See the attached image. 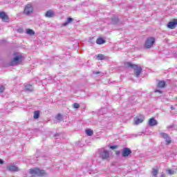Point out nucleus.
I'll return each instance as SVG.
<instances>
[{
    "instance_id": "nucleus-26",
    "label": "nucleus",
    "mask_w": 177,
    "mask_h": 177,
    "mask_svg": "<svg viewBox=\"0 0 177 177\" xmlns=\"http://www.w3.org/2000/svg\"><path fill=\"white\" fill-rule=\"evenodd\" d=\"M55 118L56 120H57V121H62V120H63V116L62 115V114L58 113Z\"/></svg>"
},
{
    "instance_id": "nucleus-18",
    "label": "nucleus",
    "mask_w": 177,
    "mask_h": 177,
    "mask_svg": "<svg viewBox=\"0 0 177 177\" xmlns=\"http://www.w3.org/2000/svg\"><path fill=\"white\" fill-rule=\"evenodd\" d=\"M71 21H73V18L68 17L67 19V21H65L64 24H62V25L64 26H68V24H70V23H71Z\"/></svg>"
},
{
    "instance_id": "nucleus-1",
    "label": "nucleus",
    "mask_w": 177,
    "mask_h": 177,
    "mask_svg": "<svg viewBox=\"0 0 177 177\" xmlns=\"http://www.w3.org/2000/svg\"><path fill=\"white\" fill-rule=\"evenodd\" d=\"M23 62V55L18 53H14L13 59L9 63V66H17V64H20Z\"/></svg>"
},
{
    "instance_id": "nucleus-10",
    "label": "nucleus",
    "mask_w": 177,
    "mask_h": 177,
    "mask_svg": "<svg viewBox=\"0 0 177 177\" xmlns=\"http://www.w3.org/2000/svg\"><path fill=\"white\" fill-rule=\"evenodd\" d=\"M0 19H1L3 21H8L9 20V17H8V15L3 11L0 12Z\"/></svg>"
},
{
    "instance_id": "nucleus-31",
    "label": "nucleus",
    "mask_w": 177,
    "mask_h": 177,
    "mask_svg": "<svg viewBox=\"0 0 177 177\" xmlns=\"http://www.w3.org/2000/svg\"><path fill=\"white\" fill-rule=\"evenodd\" d=\"M156 93H162V91H160V90H155Z\"/></svg>"
},
{
    "instance_id": "nucleus-16",
    "label": "nucleus",
    "mask_w": 177,
    "mask_h": 177,
    "mask_svg": "<svg viewBox=\"0 0 177 177\" xmlns=\"http://www.w3.org/2000/svg\"><path fill=\"white\" fill-rule=\"evenodd\" d=\"M166 173H167L168 175H175V169H167Z\"/></svg>"
},
{
    "instance_id": "nucleus-34",
    "label": "nucleus",
    "mask_w": 177,
    "mask_h": 177,
    "mask_svg": "<svg viewBox=\"0 0 177 177\" xmlns=\"http://www.w3.org/2000/svg\"><path fill=\"white\" fill-rule=\"evenodd\" d=\"M21 31H23L22 29H18V32H21Z\"/></svg>"
},
{
    "instance_id": "nucleus-15",
    "label": "nucleus",
    "mask_w": 177,
    "mask_h": 177,
    "mask_svg": "<svg viewBox=\"0 0 177 177\" xmlns=\"http://www.w3.org/2000/svg\"><path fill=\"white\" fill-rule=\"evenodd\" d=\"M32 85L31 84H26L25 85V91H26V92H32Z\"/></svg>"
},
{
    "instance_id": "nucleus-32",
    "label": "nucleus",
    "mask_w": 177,
    "mask_h": 177,
    "mask_svg": "<svg viewBox=\"0 0 177 177\" xmlns=\"http://www.w3.org/2000/svg\"><path fill=\"white\" fill-rule=\"evenodd\" d=\"M160 177H165V174H164V173H162Z\"/></svg>"
},
{
    "instance_id": "nucleus-9",
    "label": "nucleus",
    "mask_w": 177,
    "mask_h": 177,
    "mask_svg": "<svg viewBox=\"0 0 177 177\" xmlns=\"http://www.w3.org/2000/svg\"><path fill=\"white\" fill-rule=\"evenodd\" d=\"M7 169L10 171L11 172H17L19 171V167L13 165H8L7 166Z\"/></svg>"
},
{
    "instance_id": "nucleus-30",
    "label": "nucleus",
    "mask_w": 177,
    "mask_h": 177,
    "mask_svg": "<svg viewBox=\"0 0 177 177\" xmlns=\"http://www.w3.org/2000/svg\"><path fill=\"white\" fill-rule=\"evenodd\" d=\"M110 149H111L112 150H114V149H117V146H111Z\"/></svg>"
},
{
    "instance_id": "nucleus-21",
    "label": "nucleus",
    "mask_w": 177,
    "mask_h": 177,
    "mask_svg": "<svg viewBox=\"0 0 177 177\" xmlns=\"http://www.w3.org/2000/svg\"><path fill=\"white\" fill-rule=\"evenodd\" d=\"M86 133L88 136H92L93 135V131L92 129H86Z\"/></svg>"
},
{
    "instance_id": "nucleus-4",
    "label": "nucleus",
    "mask_w": 177,
    "mask_h": 177,
    "mask_svg": "<svg viewBox=\"0 0 177 177\" xmlns=\"http://www.w3.org/2000/svg\"><path fill=\"white\" fill-rule=\"evenodd\" d=\"M98 156L99 158H102L104 161H109L111 155L109 151L102 149L98 150Z\"/></svg>"
},
{
    "instance_id": "nucleus-35",
    "label": "nucleus",
    "mask_w": 177,
    "mask_h": 177,
    "mask_svg": "<svg viewBox=\"0 0 177 177\" xmlns=\"http://www.w3.org/2000/svg\"><path fill=\"white\" fill-rule=\"evenodd\" d=\"M93 74H100V72H93Z\"/></svg>"
},
{
    "instance_id": "nucleus-19",
    "label": "nucleus",
    "mask_w": 177,
    "mask_h": 177,
    "mask_svg": "<svg viewBox=\"0 0 177 177\" xmlns=\"http://www.w3.org/2000/svg\"><path fill=\"white\" fill-rule=\"evenodd\" d=\"M96 57L98 60H104V59H106V57H104L103 54H98L96 55Z\"/></svg>"
},
{
    "instance_id": "nucleus-14",
    "label": "nucleus",
    "mask_w": 177,
    "mask_h": 177,
    "mask_svg": "<svg viewBox=\"0 0 177 177\" xmlns=\"http://www.w3.org/2000/svg\"><path fill=\"white\" fill-rule=\"evenodd\" d=\"M45 16L48 18L53 17V16H55V12L52 11V10H49L46 12Z\"/></svg>"
},
{
    "instance_id": "nucleus-33",
    "label": "nucleus",
    "mask_w": 177,
    "mask_h": 177,
    "mask_svg": "<svg viewBox=\"0 0 177 177\" xmlns=\"http://www.w3.org/2000/svg\"><path fill=\"white\" fill-rule=\"evenodd\" d=\"M0 164H3V160L2 159H0Z\"/></svg>"
},
{
    "instance_id": "nucleus-3",
    "label": "nucleus",
    "mask_w": 177,
    "mask_h": 177,
    "mask_svg": "<svg viewBox=\"0 0 177 177\" xmlns=\"http://www.w3.org/2000/svg\"><path fill=\"white\" fill-rule=\"evenodd\" d=\"M46 173L44 170H41L38 168H32L29 170V175H31L30 177H35V176H45Z\"/></svg>"
},
{
    "instance_id": "nucleus-11",
    "label": "nucleus",
    "mask_w": 177,
    "mask_h": 177,
    "mask_svg": "<svg viewBox=\"0 0 177 177\" xmlns=\"http://www.w3.org/2000/svg\"><path fill=\"white\" fill-rule=\"evenodd\" d=\"M177 26V19H175L173 21H170L167 24L168 28H171V30H174L175 28V26Z\"/></svg>"
},
{
    "instance_id": "nucleus-8",
    "label": "nucleus",
    "mask_w": 177,
    "mask_h": 177,
    "mask_svg": "<svg viewBox=\"0 0 177 177\" xmlns=\"http://www.w3.org/2000/svg\"><path fill=\"white\" fill-rule=\"evenodd\" d=\"M131 153L132 151H131V149H129V148H124L122 152V157H128V156H129V154H131Z\"/></svg>"
},
{
    "instance_id": "nucleus-28",
    "label": "nucleus",
    "mask_w": 177,
    "mask_h": 177,
    "mask_svg": "<svg viewBox=\"0 0 177 177\" xmlns=\"http://www.w3.org/2000/svg\"><path fill=\"white\" fill-rule=\"evenodd\" d=\"M5 91V86L0 85V93H2Z\"/></svg>"
},
{
    "instance_id": "nucleus-27",
    "label": "nucleus",
    "mask_w": 177,
    "mask_h": 177,
    "mask_svg": "<svg viewBox=\"0 0 177 177\" xmlns=\"http://www.w3.org/2000/svg\"><path fill=\"white\" fill-rule=\"evenodd\" d=\"M13 107H15V102H12V104H8V109H9L10 110Z\"/></svg>"
},
{
    "instance_id": "nucleus-12",
    "label": "nucleus",
    "mask_w": 177,
    "mask_h": 177,
    "mask_svg": "<svg viewBox=\"0 0 177 177\" xmlns=\"http://www.w3.org/2000/svg\"><path fill=\"white\" fill-rule=\"evenodd\" d=\"M158 122L157 121L154 119V118H152L151 119H149V122H148V125L149 127H156V125H157Z\"/></svg>"
},
{
    "instance_id": "nucleus-20",
    "label": "nucleus",
    "mask_w": 177,
    "mask_h": 177,
    "mask_svg": "<svg viewBox=\"0 0 177 177\" xmlns=\"http://www.w3.org/2000/svg\"><path fill=\"white\" fill-rule=\"evenodd\" d=\"M165 86V82L160 81L158 84V88H164Z\"/></svg>"
},
{
    "instance_id": "nucleus-36",
    "label": "nucleus",
    "mask_w": 177,
    "mask_h": 177,
    "mask_svg": "<svg viewBox=\"0 0 177 177\" xmlns=\"http://www.w3.org/2000/svg\"><path fill=\"white\" fill-rule=\"evenodd\" d=\"M171 110H175V108L174 106H171Z\"/></svg>"
},
{
    "instance_id": "nucleus-25",
    "label": "nucleus",
    "mask_w": 177,
    "mask_h": 177,
    "mask_svg": "<svg viewBox=\"0 0 177 177\" xmlns=\"http://www.w3.org/2000/svg\"><path fill=\"white\" fill-rule=\"evenodd\" d=\"M117 23H118V17H113L112 18V24H117Z\"/></svg>"
},
{
    "instance_id": "nucleus-23",
    "label": "nucleus",
    "mask_w": 177,
    "mask_h": 177,
    "mask_svg": "<svg viewBox=\"0 0 177 177\" xmlns=\"http://www.w3.org/2000/svg\"><path fill=\"white\" fill-rule=\"evenodd\" d=\"M152 175L154 177H157V175H158V169H153Z\"/></svg>"
},
{
    "instance_id": "nucleus-17",
    "label": "nucleus",
    "mask_w": 177,
    "mask_h": 177,
    "mask_svg": "<svg viewBox=\"0 0 177 177\" xmlns=\"http://www.w3.org/2000/svg\"><path fill=\"white\" fill-rule=\"evenodd\" d=\"M106 42V41H104V39H103V38L100 37L96 40V44H97V45H102L103 44H104Z\"/></svg>"
},
{
    "instance_id": "nucleus-7",
    "label": "nucleus",
    "mask_w": 177,
    "mask_h": 177,
    "mask_svg": "<svg viewBox=\"0 0 177 177\" xmlns=\"http://www.w3.org/2000/svg\"><path fill=\"white\" fill-rule=\"evenodd\" d=\"M161 138H163V139L165 140L167 145H169L172 140H171V137L168 136V134L165 133H160Z\"/></svg>"
},
{
    "instance_id": "nucleus-24",
    "label": "nucleus",
    "mask_w": 177,
    "mask_h": 177,
    "mask_svg": "<svg viewBox=\"0 0 177 177\" xmlns=\"http://www.w3.org/2000/svg\"><path fill=\"white\" fill-rule=\"evenodd\" d=\"M26 33L28 35H34V34H35V32H34V30H32V29H27L26 30Z\"/></svg>"
},
{
    "instance_id": "nucleus-13",
    "label": "nucleus",
    "mask_w": 177,
    "mask_h": 177,
    "mask_svg": "<svg viewBox=\"0 0 177 177\" xmlns=\"http://www.w3.org/2000/svg\"><path fill=\"white\" fill-rule=\"evenodd\" d=\"M143 121H145L144 117L138 118L134 120V122H135L136 125H139V124H142V122H143Z\"/></svg>"
},
{
    "instance_id": "nucleus-6",
    "label": "nucleus",
    "mask_w": 177,
    "mask_h": 177,
    "mask_svg": "<svg viewBox=\"0 0 177 177\" xmlns=\"http://www.w3.org/2000/svg\"><path fill=\"white\" fill-rule=\"evenodd\" d=\"M32 10H34L31 4H28L25 6L24 13H25V15H30V13H32Z\"/></svg>"
},
{
    "instance_id": "nucleus-37",
    "label": "nucleus",
    "mask_w": 177,
    "mask_h": 177,
    "mask_svg": "<svg viewBox=\"0 0 177 177\" xmlns=\"http://www.w3.org/2000/svg\"><path fill=\"white\" fill-rule=\"evenodd\" d=\"M55 137H56V136H59V134H55Z\"/></svg>"
},
{
    "instance_id": "nucleus-29",
    "label": "nucleus",
    "mask_w": 177,
    "mask_h": 177,
    "mask_svg": "<svg viewBox=\"0 0 177 177\" xmlns=\"http://www.w3.org/2000/svg\"><path fill=\"white\" fill-rule=\"evenodd\" d=\"M74 109H80V104L78 103H74L73 104Z\"/></svg>"
},
{
    "instance_id": "nucleus-5",
    "label": "nucleus",
    "mask_w": 177,
    "mask_h": 177,
    "mask_svg": "<svg viewBox=\"0 0 177 177\" xmlns=\"http://www.w3.org/2000/svg\"><path fill=\"white\" fill-rule=\"evenodd\" d=\"M154 42H156L154 37H148L145 41V48L146 49H150V48H152L153 45H154Z\"/></svg>"
},
{
    "instance_id": "nucleus-2",
    "label": "nucleus",
    "mask_w": 177,
    "mask_h": 177,
    "mask_svg": "<svg viewBox=\"0 0 177 177\" xmlns=\"http://www.w3.org/2000/svg\"><path fill=\"white\" fill-rule=\"evenodd\" d=\"M126 67H131V68H133L134 70V75H136V77L138 78V77H139V75H140L141 73H142V67L136 65V64H133L131 62H127L125 64Z\"/></svg>"
},
{
    "instance_id": "nucleus-22",
    "label": "nucleus",
    "mask_w": 177,
    "mask_h": 177,
    "mask_svg": "<svg viewBox=\"0 0 177 177\" xmlns=\"http://www.w3.org/2000/svg\"><path fill=\"white\" fill-rule=\"evenodd\" d=\"M33 118L35 120H37V118H39V111H36L34 112Z\"/></svg>"
}]
</instances>
